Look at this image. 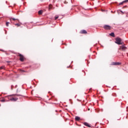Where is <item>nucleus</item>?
Instances as JSON below:
<instances>
[{
	"label": "nucleus",
	"instance_id": "6e6552de",
	"mask_svg": "<svg viewBox=\"0 0 128 128\" xmlns=\"http://www.w3.org/2000/svg\"><path fill=\"white\" fill-rule=\"evenodd\" d=\"M128 2V0H124V1H123L122 2H120V3L119 4V6H120V5H122V4H124L125 2Z\"/></svg>",
	"mask_w": 128,
	"mask_h": 128
},
{
	"label": "nucleus",
	"instance_id": "39448f33",
	"mask_svg": "<svg viewBox=\"0 0 128 128\" xmlns=\"http://www.w3.org/2000/svg\"><path fill=\"white\" fill-rule=\"evenodd\" d=\"M104 30H110L112 27L108 25H105L104 26Z\"/></svg>",
	"mask_w": 128,
	"mask_h": 128
},
{
	"label": "nucleus",
	"instance_id": "f3484780",
	"mask_svg": "<svg viewBox=\"0 0 128 128\" xmlns=\"http://www.w3.org/2000/svg\"><path fill=\"white\" fill-rule=\"evenodd\" d=\"M0 102H6V100L4 99H2V100H0Z\"/></svg>",
	"mask_w": 128,
	"mask_h": 128
},
{
	"label": "nucleus",
	"instance_id": "7ed1b4c3",
	"mask_svg": "<svg viewBox=\"0 0 128 128\" xmlns=\"http://www.w3.org/2000/svg\"><path fill=\"white\" fill-rule=\"evenodd\" d=\"M18 56H20V62H24V60H26V58H24V55L18 53Z\"/></svg>",
	"mask_w": 128,
	"mask_h": 128
},
{
	"label": "nucleus",
	"instance_id": "f257e3e1",
	"mask_svg": "<svg viewBox=\"0 0 128 128\" xmlns=\"http://www.w3.org/2000/svg\"><path fill=\"white\" fill-rule=\"evenodd\" d=\"M116 44H118V46L120 44H124V42H122V40L120 38H116Z\"/></svg>",
	"mask_w": 128,
	"mask_h": 128
},
{
	"label": "nucleus",
	"instance_id": "423d86ee",
	"mask_svg": "<svg viewBox=\"0 0 128 128\" xmlns=\"http://www.w3.org/2000/svg\"><path fill=\"white\" fill-rule=\"evenodd\" d=\"M119 50H126V47L124 46H120V48H119Z\"/></svg>",
	"mask_w": 128,
	"mask_h": 128
},
{
	"label": "nucleus",
	"instance_id": "ddd939ff",
	"mask_svg": "<svg viewBox=\"0 0 128 128\" xmlns=\"http://www.w3.org/2000/svg\"><path fill=\"white\" fill-rule=\"evenodd\" d=\"M38 14H42V10H40L38 12Z\"/></svg>",
	"mask_w": 128,
	"mask_h": 128
},
{
	"label": "nucleus",
	"instance_id": "9b49d317",
	"mask_svg": "<svg viewBox=\"0 0 128 128\" xmlns=\"http://www.w3.org/2000/svg\"><path fill=\"white\" fill-rule=\"evenodd\" d=\"M12 20L14 22L16 20H18H18L16 19V18H10V20Z\"/></svg>",
	"mask_w": 128,
	"mask_h": 128
},
{
	"label": "nucleus",
	"instance_id": "6ab92c4d",
	"mask_svg": "<svg viewBox=\"0 0 128 128\" xmlns=\"http://www.w3.org/2000/svg\"><path fill=\"white\" fill-rule=\"evenodd\" d=\"M10 24V23L8 22H6V26H8V24Z\"/></svg>",
	"mask_w": 128,
	"mask_h": 128
},
{
	"label": "nucleus",
	"instance_id": "20e7f679",
	"mask_svg": "<svg viewBox=\"0 0 128 128\" xmlns=\"http://www.w3.org/2000/svg\"><path fill=\"white\" fill-rule=\"evenodd\" d=\"M120 64L122 63L120 62H112L110 64L111 66H120Z\"/></svg>",
	"mask_w": 128,
	"mask_h": 128
},
{
	"label": "nucleus",
	"instance_id": "9d476101",
	"mask_svg": "<svg viewBox=\"0 0 128 128\" xmlns=\"http://www.w3.org/2000/svg\"><path fill=\"white\" fill-rule=\"evenodd\" d=\"M80 120V118L78 116H76L75 118V120H76L77 122H78Z\"/></svg>",
	"mask_w": 128,
	"mask_h": 128
},
{
	"label": "nucleus",
	"instance_id": "1a4fd4ad",
	"mask_svg": "<svg viewBox=\"0 0 128 128\" xmlns=\"http://www.w3.org/2000/svg\"><path fill=\"white\" fill-rule=\"evenodd\" d=\"M80 34H88V32L86 30H82L80 32Z\"/></svg>",
	"mask_w": 128,
	"mask_h": 128
},
{
	"label": "nucleus",
	"instance_id": "4468645a",
	"mask_svg": "<svg viewBox=\"0 0 128 128\" xmlns=\"http://www.w3.org/2000/svg\"><path fill=\"white\" fill-rule=\"evenodd\" d=\"M52 5L50 4L49 5V10H52Z\"/></svg>",
	"mask_w": 128,
	"mask_h": 128
},
{
	"label": "nucleus",
	"instance_id": "0eeeda50",
	"mask_svg": "<svg viewBox=\"0 0 128 128\" xmlns=\"http://www.w3.org/2000/svg\"><path fill=\"white\" fill-rule=\"evenodd\" d=\"M84 126H88V128H91L90 124H88V123L86 122H84Z\"/></svg>",
	"mask_w": 128,
	"mask_h": 128
},
{
	"label": "nucleus",
	"instance_id": "2eb2a0df",
	"mask_svg": "<svg viewBox=\"0 0 128 128\" xmlns=\"http://www.w3.org/2000/svg\"><path fill=\"white\" fill-rule=\"evenodd\" d=\"M15 26H20V24H14Z\"/></svg>",
	"mask_w": 128,
	"mask_h": 128
},
{
	"label": "nucleus",
	"instance_id": "f03ea898",
	"mask_svg": "<svg viewBox=\"0 0 128 128\" xmlns=\"http://www.w3.org/2000/svg\"><path fill=\"white\" fill-rule=\"evenodd\" d=\"M16 96H22V95H20V94H15L14 95V96L12 98L10 99V100L11 102H16V100H18V98L16 97Z\"/></svg>",
	"mask_w": 128,
	"mask_h": 128
},
{
	"label": "nucleus",
	"instance_id": "aec40b11",
	"mask_svg": "<svg viewBox=\"0 0 128 128\" xmlns=\"http://www.w3.org/2000/svg\"><path fill=\"white\" fill-rule=\"evenodd\" d=\"M22 72H24L25 71L24 70H22Z\"/></svg>",
	"mask_w": 128,
	"mask_h": 128
},
{
	"label": "nucleus",
	"instance_id": "dca6fc26",
	"mask_svg": "<svg viewBox=\"0 0 128 128\" xmlns=\"http://www.w3.org/2000/svg\"><path fill=\"white\" fill-rule=\"evenodd\" d=\"M4 66H2L0 67V70H4Z\"/></svg>",
	"mask_w": 128,
	"mask_h": 128
},
{
	"label": "nucleus",
	"instance_id": "f8f14e48",
	"mask_svg": "<svg viewBox=\"0 0 128 128\" xmlns=\"http://www.w3.org/2000/svg\"><path fill=\"white\" fill-rule=\"evenodd\" d=\"M110 36H113V38H114V33L112 32V33L110 34Z\"/></svg>",
	"mask_w": 128,
	"mask_h": 128
},
{
	"label": "nucleus",
	"instance_id": "a211bd4d",
	"mask_svg": "<svg viewBox=\"0 0 128 128\" xmlns=\"http://www.w3.org/2000/svg\"><path fill=\"white\" fill-rule=\"evenodd\" d=\"M58 16H56V17H55V20H58Z\"/></svg>",
	"mask_w": 128,
	"mask_h": 128
},
{
	"label": "nucleus",
	"instance_id": "412c9836",
	"mask_svg": "<svg viewBox=\"0 0 128 128\" xmlns=\"http://www.w3.org/2000/svg\"><path fill=\"white\" fill-rule=\"evenodd\" d=\"M88 110H90V108H89V109H88Z\"/></svg>",
	"mask_w": 128,
	"mask_h": 128
}]
</instances>
